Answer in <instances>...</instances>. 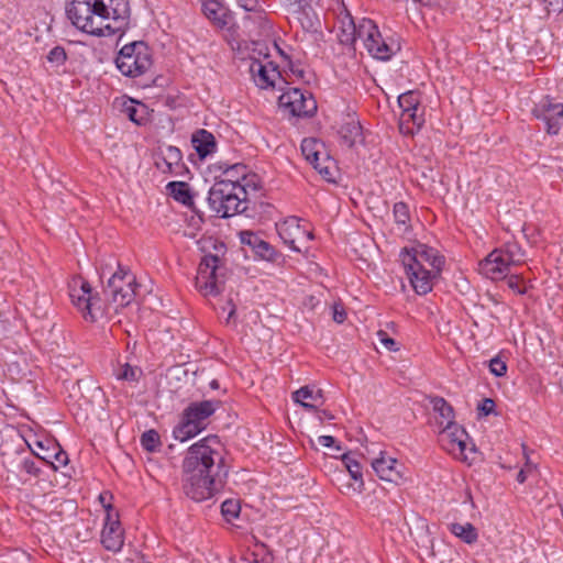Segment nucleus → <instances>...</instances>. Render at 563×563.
Masks as SVG:
<instances>
[{
    "label": "nucleus",
    "mask_w": 563,
    "mask_h": 563,
    "mask_svg": "<svg viewBox=\"0 0 563 563\" xmlns=\"http://www.w3.org/2000/svg\"><path fill=\"white\" fill-rule=\"evenodd\" d=\"M227 475L218 437H207L188 449L183 462V489L187 497L195 501L211 498L223 487Z\"/></svg>",
    "instance_id": "obj_1"
},
{
    "label": "nucleus",
    "mask_w": 563,
    "mask_h": 563,
    "mask_svg": "<svg viewBox=\"0 0 563 563\" xmlns=\"http://www.w3.org/2000/svg\"><path fill=\"white\" fill-rule=\"evenodd\" d=\"M66 14L78 30L97 36L123 33L130 21L129 0H71Z\"/></svg>",
    "instance_id": "obj_2"
},
{
    "label": "nucleus",
    "mask_w": 563,
    "mask_h": 563,
    "mask_svg": "<svg viewBox=\"0 0 563 563\" xmlns=\"http://www.w3.org/2000/svg\"><path fill=\"white\" fill-rule=\"evenodd\" d=\"M242 170V180L222 179L217 181L209 190L208 203L210 209L221 218H229L243 212L247 208V190L251 185L245 175V166L235 164L225 170L227 175Z\"/></svg>",
    "instance_id": "obj_3"
},
{
    "label": "nucleus",
    "mask_w": 563,
    "mask_h": 563,
    "mask_svg": "<svg viewBox=\"0 0 563 563\" xmlns=\"http://www.w3.org/2000/svg\"><path fill=\"white\" fill-rule=\"evenodd\" d=\"M115 64L121 74L126 77L142 76L152 66L151 49L143 41L125 44L120 49Z\"/></svg>",
    "instance_id": "obj_4"
},
{
    "label": "nucleus",
    "mask_w": 563,
    "mask_h": 563,
    "mask_svg": "<svg viewBox=\"0 0 563 563\" xmlns=\"http://www.w3.org/2000/svg\"><path fill=\"white\" fill-rule=\"evenodd\" d=\"M68 287L70 300L85 320L95 322L106 313L101 299L92 294L90 284L82 277H73Z\"/></svg>",
    "instance_id": "obj_5"
},
{
    "label": "nucleus",
    "mask_w": 563,
    "mask_h": 563,
    "mask_svg": "<svg viewBox=\"0 0 563 563\" xmlns=\"http://www.w3.org/2000/svg\"><path fill=\"white\" fill-rule=\"evenodd\" d=\"M135 277L118 264V271L109 278L104 295L115 308L128 306L135 296Z\"/></svg>",
    "instance_id": "obj_6"
},
{
    "label": "nucleus",
    "mask_w": 563,
    "mask_h": 563,
    "mask_svg": "<svg viewBox=\"0 0 563 563\" xmlns=\"http://www.w3.org/2000/svg\"><path fill=\"white\" fill-rule=\"evenodd\" d=\"M220 258L217 255H205L199 264L196 287L203 296H217L223 290Z\"/></svg>",
    "instance_id": "obj_7"
},
{
    "label": "nucleus",
    "mask_w": 563,
    "mask_h": 563,
    "mask_svg": "<svg viewBox=\"0 0 563 563\" xmlns=\"http://www.w3.org/2000/svg\"><path fill=\"white\" fill-rule=\"evenodd\" d=\"M401 109L399 128L405 134H413L424 123L423 108L417 91H407L398 97Z\"/></svg>",
    "instance_id": "obj_8"
},
{
    "label": "nucleus",
    "mask_w": 563,
    "mask_h": 563,
    "mask_svg": "<svg viewBox=\"0 0 563 563\" xmlns=\"http://www.w3.org/2000/svg\"><path fill=\"white\" fill-rule=\"evenodd\" d=\"M301 152L306 161L328 181H334L335 162L329 156L322 142L316 139H305Z\"/></svg>",
    "instance_id": "obj_9"
},
{
    "label": "nucleus",
    "mask_w": 563,
    "mask_h": 563,
    "mask_svg": "<svg viewBox=\"0 0 563 563\" xmlns=\"http://www.w3.org/2000/svg\"><path fill=\"white\" fill-rule=\"evenodd\" d=\"M280 109L292 117H311L317 111L312 95L299 88H290L278 99Z\"/></svg>",
    "instance_id": "obj_10"
},
{
    "label": "nucleus",
    "mask_w": 563,
    "mask_h": 563,
    "mask_svg": "<svg viewBox=\"0 0 563 563\" xmlns=\"http://www.w3.org/2000/svg\"><path fill=\"white\" fill-rule=\"evenodd\" d=\"M276 227L283 242L298 253H301L307 247V243L313 239L312 232L301 227L300 219L297 217H288Z\"/></svg>",
    "instance_id": "obj_11"
},
{
    "label": "nucleus",
    "mask_w": 563,
    "mask_h": 563,
    "mask_svg": "<svg viewBox=\"0 0 563 563\" xmlns=\"http://www.w3.org/2000/svg\"><path fill=\"white\" fill-rule=\"evenodd\" d=\"M404 267L409 277V280L419 295H426L432 290L433 279L440 274L435 269H428L426 266L417 264L415 258L409 256L404 260Z\"/></svg>",
    "instance_id": "obj_12"
},
{
    "label": "nucleus",
    "mask_w": 563,
    "mask_h": 563,
    "mask_svg": "<svg viewBox=\"0 0 563 563\" xmlns=\"http://www.w3.org/2000/svg\"><path fill=\"white\" fill-rule=\"evenodd\" d=\"M467 440V432L457 423L444 426L440 431L442 448L457 459H466Z\"/></svg>",
    "instance_id": "obj_13"
},
{
    "label": "nucleus",
    "mask_w": 563,
    "mask_h": 563,
    "mask_svg": "<svg viewBox=\"0 0 563 563\" xmlns=\"http://www.w3.org/2000/svg\"><path fill=\"white\" fill-rule=\"evenodd\" d=\"M288 13L291 21L298 23L305 32H317L320 27V20L312 8L313 2L309 1H287Z\"/></svg>",
    "instance_id": "obj_14"
},
{
    "label": "nucleus",
    "mask_w": 563,
    "mask_h": 563,
    "mask_svg": "<svg viewBox=\"0 0 563 563\" xmlns=\"http://www.w3.org/2000/svg\"><path fill=\"white\" fill-rule=\"evenodd\" d=\"M101 543L112 552H119L124 544V532L121 527L118 514L112 511V507H107V516L101 532Z\"/></svg>",
    "instance_id": "obj_15"
},
{
    "label": "nucleus",
    "mask_w": 563,
    "mask_h": 563,
    "mask_svg": "<svg viewBox=\"0 0 563 563\" xmlns=\"http://www.w3.org/2000/svg\"><path fill=\"white\" fill-rule=\"evenodd\" d=\"M372 467L377 476L386 482L399 485L404 482L402 465L394 457L387 456L384 452L373 459Z\"/></svg>",
    "instance_id": "obj_16"
},
{
    "label": "nucleus",
    "mask_w": 563,
    "mask_h": 563,
    "mask_svg": "<svg viewBox=\"0 0 563 563\" xmlns=\"http://www.w3.org/2000/svg\"><path fill=\"white\" fill-rule=\"evenodd\" d=\"M534 115L542 120L550 134H556L563 120V103H554L545 98L533 109Z\"/></svg>",
    "instance_id": "obj_17"
},
{
    "label": "nucleus",
    "mask_w": 563,
    "mask_h": 563,
    "mask_svg": "<svg viewBox=\"0 0 563 563\" xmlns=\"http://www.w3.org/2000/svg\"><path fill=\"white\" fill-rule=\"evenodd\" d=\"M511 264L506 261L501 251H492L481 263V273L492 280L504 279L508 276Z\"/></svg>",
    "instance_id": "obj_18"
},
{
    "label": "nucleus",
    "mask_w": 563,
    "mask_h": 563,
    "mask_svg": "<svg viewBox=\"0 0 563 563\" xmlns=\"http://www.w3.org/2000/svg\"><path fill=\"white\" fill-rule=\"evenodd\" d=\"M249 70L255 85L262 89L274 87L280 74L272 62L252 59Z\"/></svg>",
    "instance_id": "obj_19"
},
{
    "label": "nucleus",
    "mask_w": 563,
    "mask_h": 563,
    "mask_svg": "<svg viewBox=\"0 0 563 563\" xmlns=\"http://www.w3.org/2000/svg\"><path fill=\"white\" fill-rule=\"evenodd\" d=\"M407 256L415 258L417 264L421 266L429 265L431 268L435 269V273H440L444 264L443 256L439 255L438 251L424 244H419L417 247L412 249V251H402L400 254L402 263Z\"/></svg>",
    "instance_id": "obj_20"
},
{
    "label": "nucleus",
    "mask_w": 563,
    "mask_h": 563,
    "mask_svg": "<svg viewBox=\"0 0 563 563\" xmlns=\"http://www.w3.org/2000/svg\"><path fill=\"white\" fill-rule=\"evenodd\" d=\"M156 165L164 173H169L174 176H181L187 170L180 150L172 145L162 150V159L156 162Z\"/></svg>",
    "instance_id": "obj_21"
},
{
    "label": "nucleus",
    "mask_w": 563,
    "mask_h": 563,
    "mask_svg": "<svg viewBox=\"0 0 563 563\" xmlns=\"http://www.w3.org/2000/svg\"><path fill=\"white\" fill-rule=\"evenodd\" d=\"M342 142L352 147L363 142V129L354 114H346L339 130Z\"/></svg>",
    "instance_id": "obj_22"
},
{
    "label": "nucleus",
    "mask_w": 563,
    "mask_h": 563,
    "mask_svg": "<svg viewBox=\"0 0 563 563\" xmlns=\"http://www.w3.org/2000/svg\"><path fill=\"white\" fill-rule=\"evenodd\" d=\"M203 15L217 27L227 26L230 18L229 9L218 0H206L201 4Z\"/></svg>",
    "instance_id": "obj_23"
},
{
    "label": "nucleus",
    "mask_w": 563,
    "mask_h": 563,
    "mask_svg": "<svg viewBox=\"0 0 563 563\" xmlns=\"http://www.w3.org/2000/svg\"><path fill=\"white\" fill-rule=\"evenodd\" d=\"M214 402L205 400L200 402H194L188 406L184 411V416L186 419L192 420L195 424H198V427H201L203 430L206 428L207 419L214 412Z\"/></svg>",
    "instance_id": "obj_24"
},
{
    "label": "nucleus",
    "mask_w": 563,
    "mask_h": 563,
    "mask_svg": "<svg viewBox=\"0 0 563 563\" xmlns=\"http://www.w3.org/2000/svg\"><path fill=\"white\" fill-rule=\"evenodd\" d=\"M292 399L307 409H317L323 404V396L320 389L305 386L292 394Z\"/></svg>",
    "instance_id": "obj_25"
},
{
    "label": "nucleus",
    "mask_w": 563,
    "mask_h": 563,
    "mask_svg": "<svg viewBox=\"0 0 563 563\" xmlns=\"http://www.w3.org/2000/svg\"><path fill=\"white\" fill-rule=\"evenodd\" d=\"M191 143L200 158H205L216 151V139L207 130L200 129L191 136Z\"/></svg>",
    "instance_id": "obj_26"
},
{
    "label": "nucleus",
    "mask_w": 563,
    "mask_h": 563,
    "mask_svg": "<svg viewBox=\"0 0 563 563\" xmlns=\"http://www.w3.org/2000/svg\"><path fill=\"white\" fill-rule=\"evenodd\" d=\"M338 38L340 43L345 46H353L356 42V25L350 13H345V15L340 20Z\"/></svg>",
    "instance_id": "obj_27"
},
{
    "label": "nucleus",
    "mask_w": 563,
    "mask_h": 563,
    "mask_svg": "<svg viewBox=\"0 0 563 563\" xmlns=\"http://www.w3.org/2000/svg\"><path fill=\"white\" fill-rule=\"evenodd\" d=\"M364 46L377 59L386 60L394 54L393 48L382 38L379 31L378 36H373V40L366 41Z\"/></svg>",
    "instance_id": "obj_28"
},
{
    "label": "nucleus",
    "mask_w": 563,
    "mask_h": 563,
    "mask_svg": "<svg viewBox=\"0 0 563 563\" xmlns=\"http://www.w3.org/2000/svg\"><path fill=\"white\" fill-rule=\"evenodd\" d=\"M122 112L135 124H145L148 117V109L144 103L130 100L124 102Z\"/></svg>",
    "instance_id": "obj_29"
},
{
    "label": "nucleus",
    "mask_w": 563,
    "mask_h": 563,
    "mask_svg": "<svg viewBox=\"0 0 563 563\" xmlns=\"http://www.w3.org/2000/svg\"><path fill=\"white\" fill-rule=\"evenodd\" d=\"M449 530L452 534H454L456 538L461 539L466 544H474L475 542H477V539H478L477 529L470 522L450 523Z\"/></svg>",
    "instance_id": "obj_30"
},
{
    "label": "nucleus",
    "mask_w": 563,
    "mask_h": 563,
    "mask_svg": "<svg viewBox=\"0 0 563 563\" xmlns=\"http://www.w3.org/2000/svg\"><path fill=\"white\" fill-rule=\"evenodd\" d=\"M432 408L435 412L439 413L440 418L442 419L440 421V426L442 428L444 426L454 424V410L453 407L442 397H434L431 399Z\"/></svg>",
    "instance_id": "obj_31"
},
{
    "label": "nucleus",
    "mask_w": 563,
    "mask_h": 563,
    "mask_svg": "<svg viewBox=\"0 0 563 563\" xmlns=\"http://www.w3.org/2000/svg\"><path fill=\"white\" fill-rule=\"evenodd\" d=\"M342 464L349 472L351 478L357 483V488H353V490L360 492L364 485L360 462L354 457L353 454L347 453L342 455Z\"/></svg>",
    "instance_id": "obj_32"
},
{
    "label": "nucleus",
    "mask_w": 563,
    "mask_h": 563,
    "mask_svg": "<svg viewBox=\"0 0 563 563\" xmlns=\"http://www.w3.org/2000/svg\"><path fill=\"white\" fill-rule=\"evenodd\" d=\"M202 431L201 427L195 424L192 420L186 419L183 415L181 422L174 429L173 434L176 440L185 442Z\"/></svg>",
    "instance_id": "obj_33"
},
{
    "label": "nucleus",
    "mask_w": 563,
    "mask_h": 563,
    "mask_svg": "<svg viewBox=\"0 0 563 563\" xmlns=\"http://www.w3.org/2000/svg\"><path fill=\"white\" fill-rule=\"evenodd\" d=\"M498 251H501V254H504V257L511 266L520 265L525 262L526 253L516 242L507 243L498 249Z\"/></svg>",
    "instance_id": "obj_34"
},
{
    "label": "nucleus",
    "mask_w": 563,
    "mask_h": 563,
    "mask_svg": "<svg viewBox=\"0 0 563 563\" xmlns=\"http://www.w3.org/2000/svg\"><path fill=\"white\" fill-rule=\"evenodd\" d=\"M378 36V27L371 19H362L356 25V41L361 40L365 45L366 41Z\"/></svg>",
    "instance_id": "obj_35"
},
{
    "label": "nucleus",
    "mask_w": 563,
    "mask_h": 563,
    "mask_svg": "<svg viewBox=\"0 0 563 563\" xmlns=\"http://www.w3.org/2000/svg\"><path fill=\"white\" fill-rule=\"evenodd\" d=\"M170 189L173 197L184 203L189 205L191 202V195L189 192L188 185L183 181H172L167 186Z\"/></svg>",
    "instance_id": "obj_36"
},
{
    "label": "nucleus",
    "mask_w": 563,
    "mask_h": 563,
    "mask_svg": "<svg viewBox=\"0 0 563 563\" xmlns=\"http://www.w3.org/2000/svg\"><path fill=\"white\" fill-rule=\"evenodd\" d=\"M141 444L148 452L157 451L162 445L159 434L153 429L145 431L141 437Z\"/></svg>",
    "instance_id": "obj_37"
},
{
    "label": "nucleus",
    "mask_w": 563,
    "mask_h": 563,
    "mask_svg": "<svg viewBox=\"0 0 563 563\" xmlns=\"http://www.w3.org/2000/svg\"><path fill=\"white\" fill-rule=\"evenodd\" d=\"M240 510H241V507L236 500L228 499V500L223 501L221 505L222 515L224 516V518L228 521H231V520L238 518L240 515Z\"/></svg>",
    "instance_id": "obj_38"
},
{
    "label": "nucleus",
    "mask_w": 563,
    "mask_h": 563,
    "mask_svg": "<svg viewBox=\"0 0 563 563\" xmlns=\"http://www.w3.org/2000/svg\"><path fill=\"white\" fill-rule=\"evenodd\" d=\"M393 213H394L395 222L398 225H407V223L410 220L409 209H408L407 205L404 202L395 203Z\"/></svg>",
    "instance_id": "obj_39"
},
{
    "label": "nucleus",
    "mask_w": 563,
    "mask_h": 563,
    "mask_svg": "<svg viewBox=\"0 0 563 563\" xmlns=\"http://www.w3.org/2000/svg\"><path fill=\"white\" fill-rule=\"evenodd\" d=\"M142 371L139 367H132L129 364L122 366L121 371L117 374L118 379L126 382H136L141 376Z\"/></svg>",
    "instance_id": "obj_40"
},
{
    "label": "nucleus",
    "mask_w": 563,
    "mask_h": 563,
    "mask_svg": "<svg viewBox=\"0 0 563 563\" xmlns=\"http://www.w3.org/2000/svg\"><path fill=\"white\" fill-rule=\"evenodd\" d=\"M489 371L497 377H501L507 372V365L499 356H496L489 361Z\"/></svg>",
    "instance_id": "obj_41"
},
{
    "label": "nucleus",
    "mask_w": 563,
    "mask_h": 563,
    "mask_svg": "<svg viewBox=\"0 0 563 563\" xmlns=\"http://www.w3.org/2000/svg\"><path fill=\"white\" fill-rule=\"evenodd\" d=\"M544 5L547 14L561 13L563 11V0H536Z\"/></svg>",
    "instance_id": "obj_42"
},
{
    "label": "nucleus",
    "mask_w": 563,
    "mask_h": 563,
    "mask_svg": "<svg viewBox=\"0 0 563 563\" xmlns=\"http://www.w3.org/2000/svg\"><path fill=\"white\" fill-rule=\"evenodd\" d=\"M47 59L56 65H62L66 60L65 49L60 46H55L49 51Z\"/></svg>",
    "instance_id": "obj_43"
},
{
    "label": "nucleus",
    "mask_w": 563,
    "mask_h": 563,
    "mask_svg": "<svg viewBox=\"0 0 563 563\" xmlns=\"http://www.w3.org/2000/svg\"><path fill=\"white\" fill-rule=\"evenodd\" d=\"M536 464H533L529 459H527L525 466L517 474V482L523 484L528 476L536 472Z\"/></svg>",
    "instance_id": "obj_44"
},
{
    "label": "nucleus",
    "mask_w": 563,
    "mask_h": 563,
    "mask_svg": "<svg viewBox=\"0 0 563 563\" xmlns=\"http://www.w3.org/2000/svg\"><path fill=\"white\" fill-rule=\"evenodd\" d=\"M241 241L243 244H247V245L252 246L253 250L255 251L261 239L253 232L244 231L241 233Z\"/></svg>",
    "instance_id": "obj_45"
},
{
    "label": "nucleus",
    "mask_w": 563,
    "mask_h": 563,
    "mask_svg": "<svg viewBox=\"0 0 563 563\" xmlns=\"http://www.w3.org/2000/svg\"><path fill=\"white\" fill-rule=\"evenodd\" d=\"M377 338L379 342L389 351H397L396 342L394 339L389 338L388 334L384 330H379L377 332Z\"/></svg>",
    "instance_id": "obj_46"
},
{
    "label": "nucleus",
    "mask_w": 563,
    "mask_h": 563,
    "mask_svg": "<svg viewBox=\"0 0 563 563\" xmlns=\"http://www.w3.org/2000/svg\"><path fill=\"white\" fill-rule=\"evenodd\" d=\"M255 252L261 257L266 258V260H269L274 253L272 246L263 240L260 241L257 247L255 249Z\"/></svg>",
    "instance_id": "obj_47"
},
{
    "label": "nucleus",
    "mask_w": 563,
    "mask_h": 563,
    "mask_svg": "<svg viewBox=\"0 0 563 563\" xmlns=\"http://www.w3.org/2000/svg\"><path fill=\"white\" fill-rule=\"evenodd\" d=\"M481 413H483L484 416H488L490 413L494 412V409H495V402L493 399L490 398H485L481 401V404L478 405V408Z\"/></svg>",
    "instance_id": "obj_48"
},
{
    "label": "nucleus",
    "mask_w": 563,
    "mask_h": 563,
    "mask_svg": "<svg viewBox=\"0 0 563 563\" xmlns=\"http://www.w3.org/2000/svg\"><path fill=\"white\" fill-rule=\"evenodd\" d=\"M346 318V312L342 305L334 303L333 305V320L338 323L344 322Z\"/></svg>",
    "instance_id": "obj_49"
},
{
    "label": "nucleus",
    "mask_w": 563,
    "mask_h": 563,
    "mask_svg": "<svg viewBox=\"0 0 563 563\" xmlns=\"http://www.w3.org/2000/svg\"><path fill=\"white\" fill-rule=\"evenodd\" d=\"M68 462V456L66 452L59 451L54 455V462H52L54 468H58L60 466H65Z\"/></svg>",
    "instance_id": "obj_50"
},
{
    "label": "nucleus",
    "mask_w": 563,
    "mask_h": 563,
    "mask_svg": "<svg viewBox=\"0 0 563 563\" xmlns=\"http://www.w3.org/2000/svg\"><path fill=\"white\" fill-rule=\"evenodd\" d=\"M508 286L518 294H522L525 291V289L520 285L519 277L516 275L509 277Z\"/></svg>",
    "instance_id": "obj_51"
},
{
    "label": "nucleus",
    "mask_w": 563,
    "mask_h": 563,
    "mask_svg": "<svg viewBox=\"0 0 563 563\" xmlns=\"http://www.w3.org/2000/svg\"><path fill=\"white\" fill-rule=\"evenodd\" d=\"M317 441L321 446L324 448H332L335 443V439L331 435H319Z\"/></svg>",
    "instance_id": "obj_52"
},
{
    "label": "nucleus",
    "mask_w": 563,
    "mask_h": 563,
    "mask_svg": "<svg viewBox=\"0 0 563 563\" xmlns=\"http://www.w3.org/2000/svg\"><path fill=\"white\" fill-rule=\"evenodd\" d=\"M240 5L245 10H252L255 0H238Z\"/></svg>",
    "instance_id": "obj_53"
},
{
    "label": "nucleus",
    "mask_w": 563,
    "mask_h": 563,
    "mask_svg": "<svg viewBox=\"0 0 563 563\" xmlns=\"http://www.w3.org/2000/svg\"><path fill=\"white\" fill-rule=\"evenodd\" d=\"M229 305L231 306V308H230V311H229V313H228V319H227V321H228V322L232 319V317H233V316H234V313H235V307H234V305H232V302H231V301H229Z\"/></svg>",
    "instance_id": "obj_54"
},
{
    "label": "nucleus",
    "mask_w": 563,
    "mask_h": 563,
    "mask_svg": "<svg viewBox=\"0 0 563 563\" xmlns=\"http://www.w3.org/2000/svg\"><path fill=\"white\" fill-rule=\"evenodd\" d=\"M332 418H333V416L327 411H322L321 415L319 416V419L321 421H323V419H332Z\"/></svg>",
    "instance_id": "obj_55"
},
{
    "label": "nucleus",
    "mask_w": 563,
    "mask_h": 563,
    "mask_svg": "<svg viewBox=\"0 0 563 563\" xmlns=\"http://www.w3.org/2000/svg\"><path fill=\"white\" fill-rule=\"evenodd\" d=\"M210 386H211V388H213V389H216V388H218V387H219V385H218V382H217V380H212V382L210 383Z\"/></svg>",
    "instance_id": "obj_56"
}]
</instances>
